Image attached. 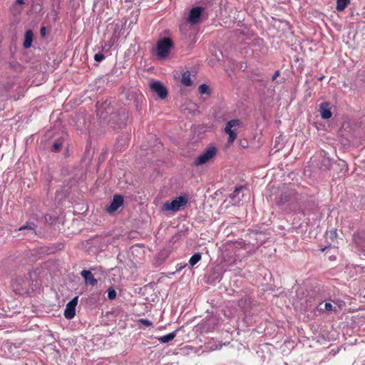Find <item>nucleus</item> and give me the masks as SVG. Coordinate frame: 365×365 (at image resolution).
<instances>
[{"label": "nucleus", "mask_w": 365, "mask_h": 365, "mask_svg": "<svg viewBox=\"0 0 365 365\" xmlns=\"http://www.w3.org/2000/svg\"><path fill=\"white\" fill-rule=\"evenodd\" d=\"M352 242L354 247L359 253L361 250L365 247V232H356L352 235Z\"/></svg>", "instance_id": "9"}, {"label": "nucleus", "mask_w": 365, "mask_h": 365, "mask_svg": "<svg viewBox=\"0 0 365 365\" xmlns=\"http://www.w3.org/2000/svg\"><path fill=\"white\" fill-rule=\"evenodd\" d=\"M217 149L213 145H209L203 152L193 161L194 166H199L205 164L216 155Z\"/></svg>", "instance_id": "5"}, {"label": "nucleus", "mask_w": 365, "mask_h": 365, "mask_svg": "<svg viewBox=\"0 0 365 365\" xmlns=\"http://www.w3.org/2000/svg\"><path fill=\"white\" fill-rule=\"evenodd\" d=\"M34 38V33L31 30H27L25 32V39L23 46L25 48H29L31 46L32 41Z\"/></svg>", "instance_id": "17"}, {"label": "nucleus", "mask_w": 365, "mask_h": 365, "mask_svg": "<svg viewBox=\"0 0 365 365\" xmlns=\"http://www.w3.org/2000/svg\"><path fill=\"white\" fill-rule=\"evenodd\" d=\"M331 165V160L327 157H322L319 164V168L323 170H330Z\"/></svg>", "instance_id": "18"}, {"label": "nucleus", "mask_w": 365, "mask_h": 365, "mask_svg": "<svg viewBox=\"0 0 365 365\" xmlns=\"http://www.w3.org/2000/svg\"><path fill=\"white\" fill-rule=\"evenodd\" d=\"M143 98V96L142 93L137 91H129L127 96L128 99L133 100L134 101L137 110L140 109V103Z\"/></svg>", "instance_id": "14"}, {"label": "nucleus", "mask_w": 365, "mask_h": 365, "mask_svg": "<svg viewBox=\"0 0 365 365\" xmlns=\"http://www.w3.org/2000/svg\"><path fill=\"white\" fill-rule=\"evenodd\" d=\"M185 267H186V264H184V266H181V267H180L179 270H180V269H182V268H185Z\"/></svg>", "instance_id": "38"}, {"label": "nucleus", "mask_w": 365, "mask_h": 365, "mask_svg": "<svg viewBox=\"0 0 365 365\" xmlns=\"http://www.w3.org/2000/svg\"><path fill=\"white\" fill-rule=\"evenodd\" d=\"M299 199V195L295 190L286 187L275 197L274 203L278 207L284 208V206L297 202Z\"/></svg>", "instance_id": "1"}, {"label": "nucleus", "mask_w": 365, "mask_h": 365, "mask_svg": "<svg viewBox=\"0 0 365 365\" xmlns=\"http://www.w3.org/2000/svg\"><path fill=\"white\" fill-rule=\"evenodd\" d=\"M123 203V197L120 195H115L106 210L109 213L115 212Z\"/></svg>", "instance_id": "12"}, {"label": "nucleus", "mask_w": 365, "mask_h": 365, "mask_svg": "<svg viewBox=\"0 0 365 365\" xmlns=\"http://www.w3.org/2000/svg\"><path fill=\"white\" fill-rule=\"evenodd\" d=\"M279 74H280L279 71H278V70H277V71H276L274 72V74L272 75V81H275V80L277 79V78L279 76Z\"/></svg>", "instance_id": "31"}, {"label": "nucleus", "mask_w": 365, "mask_h": 365, "mask_svg": "<svg viewBox=\"0 0 365 365\" xmlns=\"http://www.w3.org/2000/svg\"><path fill=\"white\" fill-rule=\"evenodd\" d=\"M240 125V120H237V119H233V120H229L226 123V125L225 128V133L229 135L228 143L230 144L232 143L237 138V134H236L235 131L234 130H232V128L235 126H239Z\"/></svg>", "instance_id": "7"}, {"label": "nucleus", "mask_w": 365, "mask_h": 365, "mask_svg": "<svg viewBox=\"0 0 365 365\" xmlns=\"http://www.w3.org/2000/svg\"><path fill=\"white\" fill-rule=\"evenodd\" d=\"M185 267H186V264H184V266H181V267H180L179 270H180V269H182V268H185Z\"/></svg>", "instance_id": "41"}, {"label": "nucleus", "mask_w": 365, "mask_h": 365, "mask_svg": "<svg viewBox=\"0 0 365 365\" xmlns=\"http://www.w3.org/2000/svg\"><path fill=\"white\" fill-rule=\"evenodd\" d=\"M242 189V186L236 187L235 190L230 195V197L232 199L237 198L238 200H240L239 195H240V192H241Z\"/></svg>", "instance_id": "27"}, {"label": "nucleus", "mask_w": 365, "mask_h": 365, "mask_svg": "<svg viewBox=\"0 0 365 365\" xmlns=\"http://www.w3.org/2000/svg\"><path fill=\"white\" fill-rule=\"evenodd\" d=\"M150 89L161 99H165L168 96L167 88L161 82L158 81H153L150 83Z\"/></svg>", "instance_id": "10"}, {"label": "nucleus", "mask_w": 365, "mask_h": 365, "mask_svg": "<svg viewBox=\"0 0 365 365\" xmlns=\"http://www.w3.org/2000/svg\"><path fill=\"white\" fill-rule=\"evenodd\" d=\"M105 58V56L101 53H96L94 56V59L97 62H101Z\"/></svg>", "instance_id": "30"}, {"label": "nucleus", "mask_w": 365, "mask_h": 365, "mask_svg": "<svg viewBox=\"0 0 365 365\" xmlns=\"http://www.w3.org/2000/svg\"><path fill=\"white\" fill-rule=\"evenodd\" d=\"M54 1H56L57 4H58V7H59L60 0H54Z\"/></svg>", "instance_id": "36"}, {"label": "nucleus", "mask_w": 365, "mask_h": 365, "mask_svg": "<svg viewBox=\"0 0 365 365\" xmlns=\"http://www.w3.org/2000/svg\"><path fill=\"white\" fill-rule=\"evenodd\" d=\"M198 91L200 94L210 95L211 93L209 86L205 83L200 85Z\"/></svg>", "instance_id": "26"}, {"label": "nucleus", "mask_w": 365, "mask_h": 365, "mask_svg": "<svg viewBox=\"0 0 365 365\" xmlns=\"http://www.w3.org/2000/svg\"><path fill=\"white\" fill-rule=\"evenodd\" d=\"M204 11L205 8L202 6L193 7L190 11L187 21L192 25L198 24Z\"/></svg>", "instance_id": "8"}, {"label": "nucleus", "mask_w": 365, "mask_h": 365, "mask_svg": "<svg viewBox=\"0 0 365 365\" xmlns=\"http://www.w3.org/2000/svg\"><path fill=\"white\" fill-rule=\"evenodd\" d=\"M24 4V0H16V1L13 4V9L15 12L19 14L22 11V8L20 6L21 5Z\"/></svg>", "instance_id": "25"}, {"label": "nucleus", "mask_w": 365, "mask_h": 365, "mask_svg": "<svg viewBox=\"0 0 365 365\" xmlns=\"http://www.w3.org/2000/svg\"><path fill=\"white\" fill-rule=\"evenodd\" d=\"M322 303H320L318 306V309L321 312H322V311H327V312L333 311L334 312H338L337 308L336 307H333L332 304L329 302H326L324 305V307H322Z\"/></svg>", "instance_id": "21"}, {"label": "nucleus", "mask_w": 365, "mask_h": 365, "mask_svg": "<svg viewBox=\"0 0 365 365\" xmlns=\"http://www.w3.org/2000/svg\"><path fill=\"white\" fill-rule=\"evenodd\" d=\"M138 323L145 326V327H152L153 326V322L147 319H138Z\"/></svg>", "instance_id": "29"}, {"label": "nucleus", "mask_w": 365, "mask_h": 365, "mask_svg": "<svg viewBox=\"0 0 365 365\" xmlns=\"http://www.w3.org/2000/svg\"><path fill=\"white\" fill-rule=\"evenodd\" d=\"M63 141H64V139L63 137H61V138L55 140V141L53 142V143L51 148V150L52 152H55V153L59 152L63 147Z\"/></svg>", "instance_id": "20"}, {"label": "nucleus", "mask_w": 365, "mask_h": 365, "mask_svg": "<svg viewBox=\"0 0 365 365\" xmlns=\"http://www.w3.org/2000/svg\"><path fill=\"white\" fill-rule=\"evenodd\" d=\"M185 267H186V264H184V266H181V267H180L179 270H180V269H182V268H185Z\"/></svg>", "instance_id": "40"}, {"label": "nucleus", "mask_w": 365, "mask_h": 365, "mask_svg": "<svg viewBox=\"0 0 365 365\" xmlns=\"http://www.w3.org/2000/svg\"><path fill=\"white\" fill-rule=\"evenodd\" d=\"M36 225L34 222H26V225L21 226L19 230V231L25 232L24 233L36 235Z\"/></svg>", "instance_id": "16"}, {"label": "nucleus", "mask_w": 365, "mask_h": 365, "mask_svg": "<svg viewBox=\"0 0 365 365\" xmlns=\"http://www.w3.org/2000/svg\"><path fill=\"white\" fill-rule=\"evenodd\" d=\"M202 255L200 252L195 253L189 259V265L192 267L201 260Z\"/></svg>", "instance_id": "23"}, {"label": "nucleus", "mask_w": 365, "mask_h": 365, "mask_svg": "<svg viewBox=\"0 0 365 365\" xmlns=\"http://www.w3.org/2000/svg\"><path fill=\"white\" fill-rule=\"evenodd\" d=\"M178 329L171 332V333H169L167 335H164V336H160L158 338V340L160 342V343H163V344H166V343H168L170 342V341H172L173 339H174V338L177 335V332H178Z\"/></svg>", "instance_id": "19"}, {"label": "nucleus", "mask_w": 365, "mask_h": 365, "mask_svg": "<svg viewBox=\"0 0 365 365\" xmlns=\"http://www.w3.org/2000/svg\"><path fill=\"white\" fill-rule=\"evenodd\" d=\"M350 0H336V9L338 11H342L349 4Z\"/></svg>", "instance_id": "24"}, {"label": "nucleus", "mask_w": 365, "mask_h": 365, "mask_svg": "<svg viewBox=\"0 0 365 365\" xmlns=\"http://www.w3.org/2000/svg\"><path fill=\"white\" fill-rule=\"evenodd\" d=\"M121 112H122L123 120H125L128 117L127 113L124 110H122Z\"/></svg>", "instance_id": "34"}, {"label": "nucleus", "mask_w": 365, "mask_h": 365, "mask_svg": "<svg viewBox=\"0 0 365 365\" xmlns=\"http://www.w3.org/2000/svg\"><path fill=\"white\" fill-rule=\"evenodd\" d=\"M359 254L365 256V247L361 250V251Z\"/></svg>", "instance_id": "35"}, {"label": "nucleus", "mask_w": 365, "mask_h": 365, "mask_svg": "<svg viewBox=\"0 0 365 365\" xmlns=\"http://www.w3.org/2000/svg\"><path fill=\"white\" fill-rule=\"evenodd\" d=\"M222 274L223 272L220 267H215L205 276V282L207 284L215 285L221 281Z\"/></svg>", "instance_id": "6"}, {"label": "nucleus", "mask_w": 365, "mask_h": 365, "mask_svg": "<svg viewBox=\"0 0 365 365\" xmlns=\"http://www.w3.org/2000/svg\"><path fill=\"white\" fill-rule=\"evenodd\" d=\"M319 113L321 118L324 120L329 119L331 115V106L329 102H323L319 106Z\"/></svg>", "instance_id": "13"}, {"label": "nucleus", "mask_w": 365, "mask_h": 365, "mask_svg": "<svg viewBox=\"0 0 365 365\" xmlns=\"http://www.w3.org/2000/svg\"><path fill=\"white\" fill-rule=\"evenodd\" d=\"M32 273L28 272L24 275L16 276L11 282L14 292L18 295H24L29 293Z\"/></svg>", "instance_id": "2"}, {"label": "nucleus", "mask_w": 365, "mask_h": 365, "mask_svg": "<svg viewBox=\"0 0 365 365\" xmlns=\"http://www.w3.org/2000/svg\"><path fill=\"white\" fill-rule=\"evenodd\" d=\"M188 202L187 195H180L175 197L172 201L166 202L163 204V209L165 211H178L181 207H184Z\"/></svg>", "instance_id": "4"}, {"label": "nucleus", "mask_w": 365, "mask_h": 365, "mask_svg": "<svg viewBox=\"0 0 365 365\" xmlns=\"http://www.w3.org/2000/svg\"><path fill=\"white\" fill-rule=\"evenodd\" d=\"M97 108L98 112L102 113V104L97 103ZM101 115H102V113H101Z\"/></svg>", "instance_id": "33"}, {"label": "nucleus", "mask_w": 365, "mask_h": 365, "mask_svg": "<svg viewBox=\"0 0 365 365\" xmlns=\"http://www.w3.org/2000/svg\"><path fill=\"white\" fill-rule=\"evenodd\" d=\"M185 267H186V264H184V266H181V267H180L179 270H180V269H182V268H185Z\"/></svg>", "instance_id": "39"}, {"label": "nucleus", "mask_w": 365, "mask_h": 365, "mask_svg": "<svg viewBox=\"0 0 365 365\" xmlns=\"http://www.w3.org/2000/svg\"><path fill=\"white\" fill-rule=\"evenodd\" d=\"M173 46V41L169 38H164L159 40L156 44V56L161 59L165 58L168 56Z\"/></svg>", "instance_id": "3"}, {"label": "nucleus", "mask_w": 365, "mask_h": 365, "mask_svg": "<svg viewBox=\"0 0 365 365\" xmlns=\"http://www.w3.org/2000/svg\"><path fill=\"white\" fill-rule=\"evenodd\" d=\"M181 83L185 86H190L192 85L190 71H187L182 73Z\"/></svg>", "instance_id": "22"}, {"label": "nucleus", "mask_w": 365, "mask_h": 365, "mask_svg": "<svg viewBox=\"0 0 365 365\" xmlns=\"http://www.w3.org/2000/svg\"><path fill=\"white\" fill-rule=\"evenodd\" d=\"M78 297L73 298L66 306L64 317L67 319H73L76 315V307L78 304Z\"/></svg>", "instance_id": "11"}, {"label": "nucleus", "mask_w": 365, "mask_h": 365, "mask_svg": "<svg viewBox=\"0 0 365 365\" xmlns=\"http://www.w3.org/2000/svg\"><path fill=\"white\" fill-rule=\"evenodd\" d=\"M40 33L41 36H44L46 35V28L44 26L41 28Z\"/></svg>", "instance_id": "32"}, {"label": "nucleus", "mask_w": 365, "mask_h": 365, "mask_svg": "<svg viewBox=\"0 0 365 365\" xmlns=\"http://www.w3.org/2000/svg\"><path fill=\"white\" fill-rule=\"evenodd\" d=\"M107 292H108V298L109 299L113 300V299H115V297H116V292H115V290L114 289L113 287H110L107 290Z\"/></svg>", "instance_id": "28"}, {"label": "nucleus", "mask_w": 365, "mask_h": 365, "mask_svg": "<svg viewBox=\"0 0 365 365\" xmlns=\"http://www.w3.org/2000/svg\"><path fill=\"white\" fill-rule=\"evenodd\" d=\"M81 277L84 279L86 284L95 286L98 283V280L94 277L90 270L83 269L81 272Z\"/></svg>", "instance_id": "15"}, {"label": "nucleus", "mask_w": 365, "mask_h": 365, "mask_svg": "<svg viewBox=\"0 0 365 365\" xmlns=\"http://www.w3.org/2000/svg\"><path fill=\"white\" fill-rule=\"evenodd\" d=\"M331 234H332V235H336V230H334L333 232H331Z\"/></svg>", "instance_id": "37"}]
</instances>
